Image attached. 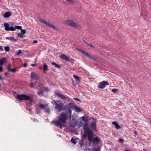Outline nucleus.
<instances>
[{
  "label": "nucleus",
  "mask_w": 151,
  "mask_h": 151,
  "mask_svg": "<svg viewBox=\"0 0 151 151\" xmlns=\"http://www.w3.org/2000/svg\"><path fill=\"white\" fill-rule=\"evenodd\" d=\"M87 136H88V138L89 142L90 143L93 142L94 144H97L100 142V139L98 137H95L93 138L94 135L92 130H91V133H84L81 136V137L83 139H85L86 138Z\"/></svg>",
  "instance_id": "nucleus-1"
},
{
  "label": "nucleus",
  "mask_w": 151,
  "mask_h": 151,
  "mask_svg": "<svg viewBox=\"0 0 151 151\" xmlns=\"http://www.w3.org/2000/svg\"><path fill=\"white\" fill-rule=\"evenodd\" d=\"M82 120L84 122L83 126L84 133H90L91 132V130L88 125V122L90 120V117L88 116H83L81 117Z\"/></svg>",
  "instance_id": "nucleus-2"
},
{
  "label": "nucleus",
  "mask_w": 151,
  "mask_h": 151,
  "mask_svg": "<svg viewBox=\"0 0 151 151\" xmlns=\"http://www.w3.org/2000/svg\"><path fill=\"white\" fill-rule=\"evenodd\" d=\"M52 103L55 105V109L57 112H60L63 110L64 104L61 103L60 100L56 101L55 100H53L52 101Z\"/></svg>",
  "instance_id": "nucleus-3"
},
{
  "label": "nucleus",
  "mask_w": 151,
  "mask_h": 151,
  "mask_svg": "<svg viewBox=\"0 0 151 151\" xmlns=\"http://www.w3.org/2000/svg\"><path fill=\"white\" fill-rule=\"evenodd\" d=\"M15 98L16 99H18V100L19 101L23 100H29L30 104H32L33 101V100L32 97H31L30 96L25 94H18L15 97Z\"/></svg>",
  "instance_id": "nucleus-4"
},
{
  "label": "nucleus",
  "mask_w": 151,
  "mask_h": 151,
  "mask_svg": "<svg viewBox=\"0 0 151 151\" xmlns=\"http://www.w3.org/2000/svg\"><path fill=\"white\" fill-rule=\"evenodd\" d=\"M39 20L41 23L44 24H45L49 27H51L52 29L56 30H59V29L50 23L45 21L44 20L41 19H39Z\"/></svg>",
  "instance_id": "nucleus-5"
},
{
  "label": "nucleus",
  "mask_w": 151,
  "mask_h": 151,
  "mask_svg": "<svg viewBox=\"0 0 151 151\" xmlns=\"http://www.w3.org/2000/svg\"><path fill=\"white\" fill-rule=\"evenodd\" d=\"M39 106L40 109H44L45 112L48 114L50 113V108L48 106V104H40L39 105Z\"/></svg>",
  "instance_id": "nucleus-6"
},
{
  "label": "nucleus",
  "mask_w": 151,
  "mask_h": 151,
  "mask_svg": "<svg viewBox=\"0 0 151 151\" xmlns=\"http://www.w3.org/2000/svg\"><path fill=\"white\" fill-rule=\"evenodd\" d=\"M60 116L58 117V119L63 124H65L67 118V115L63 112L60 114Z\"/></svg>",
  "instance_id": "nucleus-7"
},
{
  "label": "nucleus",
  "mask_w": 151,
  "mask_h": 151,
  "mask_svg": "<svg viewBox=\"0 0 151 151\" xmlns=\"http://www.w3.org/2000/svg\"><path fill=\"white\" fill-rule=\"evenodd\" d=\"M77 50L81 52L82 53H83L84 55H85L88 58L94 61H96V58L92 56L91 55L89 54L88 53L86 52L85 51L83 50H82L81 49L79 48H77Z\"/></svg>",
  "instance_id": "nucleus-8"
},
{
  "label": "nucleus",
  "mask_w": 151,
  "mask_h": 151,
  "mask_svg": "<svg viewBox=\"0 0 151 151\" xmlns=\"http://www.w3.org/2000/svg\"><path fill=\"white\" fill-rule=\"evenodd\" d=\"M63 110L66 112V114L70 118L71 116V111L69 106L67 105L64 106Z\"/></svg>",
  "instance_id": "nucleus-9"
},
{
  "label": "nucleus",
  "mask_w": 151,
  "mask_h": 151,
  "mask_svg": "<svg viewBox=\"0 0 151 151\" xmlns=\"http://www.w3.org/2000/svg\"><path fill=\"white\" fill-rule=\"evenodd\" d=\"M63 23L65 25H69L72 27H75L77 25V24L72 20H66L64 21Z\"/></svg>",
  "instance_id": "nucleus-10"
},
{
  "label": "nucleus",
  "mask_w": 151,
  "mask_h": 151,
  "mask_svg": "<svg viewBox=\"0 0 151 151\" xmlns=\"http://www.w3.org/2000/svg\"><path fill=\"white\" fill-rule=\"evenodd\" d=\"M4 25L5 27L4 29L6 31H8L10 30L11 31H14L15 30V28L13 27L12 26L9 27V24L8 23H5L4 24Z\"/></svg>",
  "instance_id": "nucleus-11"
},
{
  "label": "nucleus",
  "mask_w": 151,
  "mask_h": 151,
  "mask_svg": "<svg viewBox=\"0 0 151 151\" xmlns=\"http://www.w3.org/2000/svg\"><path fill=\"white\" fill-rule=\"evenodd\" d=\"M109 84L107 81H103L99 83L98 85V87L101 89L104 88L107 85H109Z\"/></svg>",
  "instance_id": "nucleus-12"
},
{
  "label": "nucleus",
  "mask_w": 151,
  "mask_h": 151,
  "mask_svg": "<svg viewBox=\"0 0 151 151\" xmlns=\"http://www.w3.org/2000/svg\"><path fill=\"white\" fill-rule=\"evenodd\" d=\"M31 78L37 80L40 78V75L33 72H32L31 74Z\"/></svg>",
  "instance_id": "nucleus-13"
},
{
  "label": "nucleus",
  "mask_w": 151,
  "mask_h": 151,
  "mask_svg": "<svg viewBox=\"0 0 151 151\" xmlns=\"http://www.w3.org/2000/svg\"><path fill=\"white\" fill-rule=\"evenodd\" d=\"M60 58L65 60L66 61H73L74 60L71 58L70 60L69 59V57H68L65 54H62L60 56Z\"/></svg>",
  "instance_id": "nucleus-14"
},
{
  "label": "nucleus",
  "mask_w": 151,
  "mask_h": 151,
  "mask_svg": "<svg viewBox=\"0 0 151 151\" xmlns=\"http://www.w3.org/2000/svg\"><path fill=\"white\" fill-rule=\"evenodd\" d=\"M77 125V121L75 118H73L72 121L70 122V127L74 128Z\"/></svg>",
  "instance_id": "nucleus-15"
},
{
  "label": "nucleus",
  "mask_w": 151,
  "mask_h": 151,
  "mask_svg": "<svg viewBox=\"0 0 151 151\" xmlns=\"http://www.w3.org/2000/svg\"><path fill=\"white\" fill-rule=\"evenodd\" d=\"M52 123H54V124L56 126H59L60 128H61L63 126L61 123V122L59 120H53L52 121Z\"/></svg>",
  "instance_id": "nucleus-16"
},
{
  "label": "nucleus",
  "mask_w": 151,
  "mask_h": 151,
  "mask_svg": "<svg viewBox=\"0 0 151 151\" xmlns=\"http://www.w3.org/2000/svg\"><path fill=\"white\" fill-rule=\"evenodd\" d=\"M12 15V13L10 12H6L3 16L4 18H8Z\"/></svg>",
  "instance_id": "nucleus-17"
},
{
  "label": "nucleus",
  "mask_w": 151,
  "mask_h": 151,
  "mask_svg": "<svg viewBox=\"0 0 151 151\" xmlns=\"http://www.w3.org/2000/svg\"><path fill=\"white\" fill-rule=\"evenodd\" d=\"M55 94L62 99H64L65 98V97L64 95H63L59 93L56 92L55 93Z\"/></svg>",
  "instance_id": "nucleus-18"
},
{
  "label": "nucleus",
  "mask_w": 151,
  "mask_h": 151,
  "mask_svg": "<svg viewBox=\"0 0 151 151\" xmlns=\"http://www.w3.org/2000/svg\"><path fill=\"white\" fill-rule=\"evenodd\" d=\"M112 124L115 125V127L117 129H119L120 128V126L119 125L118 123L115 121L113 122L112 123Z\"/></svg>",
  "instance_id": "nucleus-19"
},
{
  "label": "nucleus",
  "mask_w": 151,
  "mask_h": 151,
  "mask_svg": "<svg viewBox=\"0 0 151 151\" xmlns=\"http://www.w3.org/2000/svg\"><path fill=\"white\" fill-rule=\"evenodd\" d=\"M91 127L94 130H96V124L95 122H92L91 125Z\"/></svg>",
  "instance_id": "nucleus-20"
},
{
  "label": "nucleus",
  "mask_w": 151,
  "mask_h": 151,
  "mask_svg": "<svg viewBox=\"0 0 151 151\" xmlns=\"http://www.w3.org/2000/svg\"><path fill=\"white\" fill-rule=\"evenodd\" d=\"M6 40H9L11 41H14L15 42H16L17 41V39L16 40L14 39V37H6Z\"/></svg>",
  "instance_id": "nucleus-21"
},
{
  "label": "nucleus",
  "mask_w": 151,
  "mask_h": 151,
  "mask_svg": "<svg viewBox=\"0 0 151 151\" xmlns=\"http://www.w3.org/2000/svg\"><path fill=\"white\" fill-rule=\"evenodd\" d=\"M6 61V59L5 58H3L0 59V65H2Z\"/></svg>",
  "instance_id": "nucleus-22"
},
{
  "label": "nucleus",
  "mask_w": 151,
  "mask_h": 151,
  "mask_svg": "<svg viewBox=\"0 0 151 151\" xmlns=\"http://www.w3.org/2000/svg\"><path fill=\"white\" fill-rule=\"evenodd\" d=\"M43 67L44 72L45 73V71H46L48 70V69L46 63L44 64Z\"/></svg>",
  "instance_id": "nucleus-23"
},
{
  "label": "nucleus",
  "mask_w": 151,
  "mask_h": 151,
  "mask_svg": "<svg viewBox=\"0 0 151 151\" xmlns=\"http://www.w3.org/2000/svg\"><path fill=\"white\" fill-rule=\"evenodd\" d=\"M68 106H69V107L70 108H71L72 109H74L75 107L76 106L74 105V104L73 103H70L68 104Z\"/></svg>",
  "instance_id": "nucleus-24"
},
{
  "label": "nucleus",
  "mask_w": 151,
  "mask_h": 151,
  "mask_svg": "<svg viewBox=\"0 0 151 151\" xmlns=\"http://www.w3.org/2000/svg\"><path fill=\"white\" fill-rule=\"evenodd\" d=\"M17 70H18L16 68H12L10 69L9 68H8V71H11L13 73L15 72L16 71H17Z\"/></svg>",
  "instance_id": "nucleus-25"
},
{
  "label": "nucleus",
  "mask_w": 151,
  "mask_h": 151,
  "mask_svg": "<svg viewBox=\"0 0 151 151\" xmlns=\"http://www.w3.org/2000/svg\"><path fill=\"white\" fill-rule=\"evenodd\" d=\"M51 64L53 65H54L55 67L58 68V69H60L61 68V67L60 65H59L58 64L52 62L51 63Z\"/></svg>",
  "instance_id": "nucleus-26"
},
{
  "label": "nucleus",
  "mask_w": 151,
  "mask_h": 151,
  "mask_svg": "<svg viewBox=\"0 0 151 151\" xmlns=\"http://www.w3.org/2000/svg\"><path fill=\"white\" fill-rule=\"evenodd\" d=\"M75 109V111L76 112H81V110L79 107L75 106L74 109Z\"/></svg>",
  "instance_id": "nucleus-27"
},
{
  "label": "nucleus",
  "mask_w": 151,
  "mask_h": 151,
  "mask_svg": "<svg viewBox=\"0 0 151 151\" xmlns=\"http://www.w3.org/2000/svg\"><path fill=\"white\" fill-rule=\"evenodd\" d=\"M81 147H82L84 145V141L83 139H81L79 142Z\"/></svg>",
  "instance_id": "nucleus-28"
},
{
  "label": "nucleus",
  "mask_w": 151,
  "mask_h": 151,
  "mask_svg": "<svg viewBox=\"0 0 151 151\" xmlns=\"http://www.w3.org/2000/svg\"><path fill=\"white\" fill-rule=\"evenodd\" d=\"M17 37L22 39L24 37H25L24 35H23L21 33H18L17 35Z\"/></svg>",
  "instance_id": "nucleus-29"
},
{
  "label": "nucleus",
  "mask_w": 151,
  "mask_h": 151,
  "mask_svg": "<svg viewBox=\"0 0 151 151\" xmlns=\"http://www.w3.org/2000/svg\"><path fill=\"white\" fill-rule=\"evenodd\" d=\"M73 76L77 81H80L79 78L77 76L73 75Z\"/></svg>",
  "instance_id": "nucleus-30"
},
{
  "label": "nucleus",
  "mask_w": 151,
  "mask_h": 151,
  "mask_svg": "<svg viewBox=\"0 0 151 151\" xmlns=\"http://www.w3.org/2000/svg\"><path fill=\"white\" fill-rule=\"evenodd\" d=\"M82 125H83V122L81 121V120H80V121L79 122H78V127H81L82 126Z\"/></svg>",
  "instance_id": "nucleus-31"
},
{
  "label": "nucleus",
  "mask_w": 151,
  "mask_h": 151,
  "mask_svg": "<svg viewBox=\"0 0 151 151\" xmlns=\"http://www.w3.org/2000/svg\"><path fill=\"white\" fill-rule=\"evenodd\" d=\"M5 50L6 52H9V46H5L4 47Z\"/></svg>",
  "instance_id": "nucleus-32"
},
{
  "label": "nucleus",
  "mask_w": 151,
  "mask_h": 151,
  "mask_svg": "<svg viewBox=\"0 0 151 151\" xmlns=\"http://www.w3.org/2000/svg\"><path fill=\"white\" fill-rule=\"evenodd\" d=\"M70 142L73 143L74 144H76V142L75 139L73 138H71L70 140Z\"/></svg>",
  "instance_id": "nucleus-33"
},
{
  "label": "nucleus",
  "mask_w": 151,
  "mask_h": 151,
  "mask_svg": "<svg viewBox=\"0 0 151 151\" xmlns=\"http://www.w3.org/2000/svg\"><path fill=\"white\" fill-rule=\"evenodd\" d=\"M14 28L15 29H21L22 28V27L20 26H15Z\"/></svg>",
  "instance_id": "nucleus-34"
},
{
  "label": "nucleus",
  "mask_w": 151,
  "mask_h": 151,
  "mask_svg": "<svg viewBox=\"0 0 151 151\" xmlns=\"http://www.w3.org/2000/svg\"><path fill=\"white\" fill-rule=\"evenodd\" d=\"M20 30L21 32V33L22 34H24L26 33V31L25 29H21Z\"/></svg>",
  "instance_id": "nucleus-35"
},
{
  "label": "nucleus",
  "mask_w": 151,
  "mask_h": 151,
  "mask_svg": "<svg viewBox=\"0 0 151 151\" xmlns=\"http://www.w3.org/2000/svg\"><path fill=\"white\" fill-rule=\"evenodd\" d=\"M43 91H39L37 92V95L39 96H40L43 93Z\"/></svg>",
  "instance_id": "nucleus-36"
},
{
  "label": "nucleus",
  "mask_w": 151,
  "mask_h": 151,
  "mask_svg": "<svg viewBox=\"0 0 151 151\" xmlns=\"http://www.w3.org/2000/svg\"><path fill=\"white\" fill-rule=\"evenodd\" d=\"M21 53V50H19L18 51H17L16 53V55H19Z\"/></svg>",
  "instance_id": "nucleus-37"
},
{
  "label": "nucleus",
  "mask_w": 151,
  "mask_h": 151,
  "mask_svg": "<svg viewBox=\"0 0 151 151\" xmlns=\"http://www.w3.org/2000/svg\"><path fill=\"white\" fill-rule=\"evenodd\" d=\"M118 90L117 89L114 88L112 89V91L114 93H116L118 91Z\"/></svg>",
  "instance_id": "nucleus-38"
},
{
  "label": "nucleus",
  "mask_w": 151,
  "mask_h": 151,
  "mask_svg": "<svg viewBox=\"0 0 151 151\" xmlns=\"http://www.w3.org/2000/svg\"><path fill=\"white\" fill-rule=\"evenodd\" d=\"M119 141L121 143H123L124 142V140L122 139H119Z\"/></svg>",
  "instance_id": "nucleus-39"
},
{
  "label": "nucleus",
  "mask_w": 151,
  "mask_h": 151,
  "mask_svg": "<svg viewBox=\"0 0 151 151\" xmlns=\"http://www.w3.org/2000/svg\"><path fill=\"white\" fill-rule=\"evenodd\" d=\"M73 99L75 100H76L77 101H79L80 102H81V101L78 98H74Z\"/></svg>",
  "instance_id": "nucleus-40"
},
{
  "label": "nucleus",
  "mask_w": 151,
  "mask_h": 151,
  "mask_svg": "<svg viewBox=\"0 0 151 151\" xmlns=\"http://www.w3.org/2000/svg\"><path fill=\"white\" fill-rule=\"evenodd\" d=\"M93 151H98V149L97 148L93 147Z\"/></svg>",
  "instance_id": "nucleus-41"
},
{
  "label": "nucleus",
  "mask_w": 151,
  "mask_h": 151,
  "mask_svg": "<svg viewBox=\"0 0 151 151\" xmlns=\"http://www.w3.org/2000/svg\"><path fill=\"white\" fill-rule=\"evenodd\" d=\"M12 66V65L11 64H10L7 67V69H8V68H9L10 69H11V67Z\"/></svg>",
  "instance_id": "nucleus-42"
},
{
  "label": "nucleus",
  "mask_w": 151,
  "mask_h": 151,
  "mask_svg": "<svg viewBox=\"0 0 151 151\" xmlns=\"http://www.w3.org/2000/svg\"><path fill=\"white\" fill-rule=\"evenodd\" d=\"M27 65V63H25L23 64V66L24 67H26Z\"/></svg>",
  "instance_id": "nucleus-43"
},
{
  "label": "nucleus",
  "mask_w": 151,
  "mask_h": 151,
  "mask_svg": "<svg viewBox=\"0 0 151 151\" xmlns=\"http://www.w3.org/2000/svg\"><path fill=\"white\" fill-rule=\"evenodd\" d=\"M88 45L91 46V47L95 48V47L92 44H91L89 43L88 44Z\"/></svg>",
  "instance_id": "nucleus-44"
},
{
  "label": "nucleus",
  "mask_w": 151,
  "mask_h": 151,
  "mask_svg": "<svg viewBox=\"0 0 151 151\" xmlns=\"http://www.w3.org/2000/svg\"><path fill=\"white\" fill-rule=\"evenodd\" d=\"M3 68L2 66H0V72H1L3 70Z\"/></svg>",
  "instance_id": "nucleus-45"
},
{
  "label": "nucleus",
  "mask_w": 151,
  "mask_h": 151,
  "mask_svg": "<svg viewBox=\"0 0 151 151\" xmlns=\"http://www.w3.org/2000/svg\"><path fill=\"white\" fill-rule=\"evenodd\" d=\"M30 87L31 88L33 87V83H31L30 84Z\"/></svg>",
  "instance_id": "nucleus-46"
},
{
  "label": "nucleus",
  "mask_w": 151,
  "mask_h": 151,
  "mask_svg": "<svg viewBox=\"0 0 151 151\" xmlns=\"http://www.w3.org/2000/svg\"><path fill=\"white\" fill-rule=\"evenodd\" d=\"M83 41L87 45L88 44H89L88 42H86L85 40H83Z\"/></svg>",
  "instance_id": "nucleus-47"
},
{
  "label": "nucleus",
  "mask_w": 151,
  "mask_h": 151,
  "mask_svg": "<svg viewBox=\"0 0 151 151\" xmlns=\"http://www.w3.org/2000/svg\"><path fill=\"white\" fill-rule=\"evenodd\" d=\"M3 50V48L2 46H0V50L2 51Z\"/></svg>",
  "instance_id": "nucleus-48"
},
{
  "label": "nucleus",
  "mask_w": 151,
  "mask_h": 151,
  "mask_svg": "<svg viewBox=\"0 0 151 151\" xmlns=\"http://www.w3.org/2000/svg\"><path fill=\"white\" fill-rule=\"evenodd\" d=\"M37 42L36 40H34L33 41V43H37Z\"/></svg>",
  "instance_id": "nucleus-49"
},
{
  "label": "nucleus",
  "mask_w": 151,
  "mask_h": 151,
  "mask_svg": "<svg viewBox=\"0 0 151 151\" xmlns=\"http://www.w3.org/2000/svg\"><path fill=\"white\" fill-rule=\"evenodd\" d=\"M36 65H37L35 64H32L31 65V66H36Z\"/></svg>",
  "instance_id": "nucleus-50"
},
{
  "label": "nucleus",
  "mask_w": 151,
  "mask_h": 151,
  "mask_svg": "<svg viewBox=\"0 0 151 151\" xmlns=\"http://www.w3.org/2000/svg\"><path fill=\"white\" fill-rule=\"evenodd\" d=\"M8 73L7 72H6L5 73V76H6L7 75H8Z\"/></svg>",
  "instance_id": "nucleus-51"
},
{
  "label": "nucleus",
  "mask_w": 151,
  "mask_h": 151,
  "mask_svg": "<svg viewBox=\"0 0 151 151\" xmlns=\"http://www.w3.org/2000/svg\"><path fill=\"white\" fill-rule=\"evenodd\" d=\"M134 133L136 135H137V132H136V131H134Z\"/></svg>",
  "instance_id": "nucleus-52"
},
{
  "label": "nucleus",
  "mask_w": 151,
  "mask_h": 151,
  "mask_svg": "<svg viewBox=\"0 0 151 151\" xmlns=\"http://www.w3.org/2000/svg\"><path fill=\"white\" fill-rule=\"evenodd\" d=\"M40 113V112L39 111H37L36 113V114H38Z\"/></svg>",
  "instance_id": "nucleus-53"
},
{
  "label": "nucleus",
  "mask_w": 151,
  "mask_h": 151,
  "mask_svg": "<svg viewBox=\"0 0 151 151\" xmlns=\"http://www.w3.org/2000/svg\"><path fill=\"white\" fill-rule=\"evenodd\" d=\"M45 89L47 91H48V88L47 87H46L45 88Z\"/></svg>",
  "instance_id": "nucleus-54"
},
{
  "label": "nucleus",
  "mask_w": 151,
  "mask_h": 151,
  "mask_svg": "<svg viewBox=\"0 0 151 151\" xmlns=\"http://www.w3.org/2000/svg\"><path fill=\"white\" fill-rule=\"evenodd\" d=\"M125 151H130V150H128V149H126L125 150Z\"/></svg>",
  "instance_id": "nucleus-55"
},
{
  "label": "nucleus",
  "mask_w": 151,
  "mask_h": 151,
  "mask_svg": "<svg viewBox=\"0 0 151 151\" xmlns=\"http://www.w3.org/2000/svg\"><path fill=\"white\" fill-rule=\"evenodd\" d=\"M150 124H151V121H150Z\"/></svg>",
  "instance_id": "nucleus-56"
},
{
  "label": "nucleus",
  "mask_w": 151,
  "mask_h": 151,
  "mask_svg": "<svg viewBox=\"0 0 151 151\" xmlns=\"http://www.w3.org/2000/svg\"><path fill=\"white\" fill-rule=\"evenodd\" d=\"M29 111H30V109H29Z\"/></svg>",
  "instance_id": "nucleus-57"
},
{
  "label": "nucleus",
  "mask_w": 151,
  "mask_h": 151,
  "mask_svg": "<svg viewBox=\"0 0 151 151\" xmlns=\"http://www.w3.org/2000/svg\"><path fill=\"white\" fill-rule=\"evenodd\" d=\"M35 119H34V121H35Z\"/></svg>",
  "instance_id": "nucleus-58"
},
{
  "label": "nucleus",
  "mask_w": 151,
  "mask_h": 151,
  "mask_svg": "<svg viewBox=\"0 0 151 151\" xmlns=\"http://www.w3.org/2000/svg\"><path fill=\"white\" fill-rule=\"evenodd\" d=\"M93 119H94V118H93Z\"/></svg>",
  "instance_id": "nucleus-59"
}]
</instances>
